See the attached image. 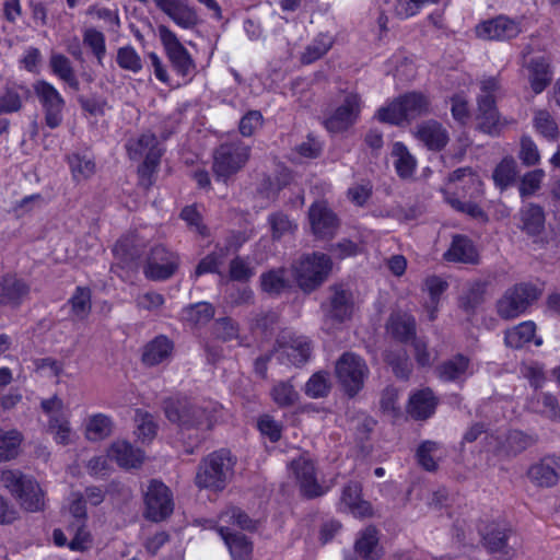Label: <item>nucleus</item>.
<instances>
[{
    "instance_id": "4c0bfd02",
    "label": "nucleus",
    "mask_w": 560,
    "mask_h": 560,
    "mask_svg": "<svg viewBox=\"0 0 560 560\" xmlns=\"http://www.w3.org/2000/svg\"><path fill=\"white\" fill-rule=\"evenodd\" d=\"M218 526H229L234 530V527L254 532L257 528V521L249 517V515L238 506H228L219 515Z\"/></svg>"
},
{
    "instance_id": "ddd939ff",
    "label": "nucleus",
    "mask_w": 560,
    "mask_h": 560,
    "mask_svg": "<svg viewBox=\"0 0 560 560\" xmlns=\"http://www.w3.org/2000/svg\"><path fill=\"white\" fill-rule=\"evenodd\" d=\"M34 93L37 96L45 116V124L55 129L59 127L63 119V109L66 102L58 90L45 80H38L33 85Z\"/></svg>"
},
{
    "instance_id": "1a4fd4ad",
    "label": "nucleus",
    "mask_w": 560,
    "mask_h": 560,
    "mask_svg": "<svg viewBox=\"0 0 560 560\" xmlns=\"http://www.w3.org/2000/svg\"><path fill=\"white\" fill-rule=\"evenodd\" d=\"M368 375L369 368L365 361L354 353L346 352L336 362L338 382L350 397L362 389Z\"/></svg>"
},
{
    "instance_id": "20e7f679",
    "label": "nucleus",
    "mask_w": 560,
    "mask_h": 560,
    "mask_svg": "<svg viewBox=\"0 0 560 560\" xmlns=\"http://www.w3.org/2000/svg\"><path fill=\"white\" fill-rule=\"evenodd\" d=\"M1 485L10 491L28 512H37L44 508V493L39 485L20 470H3Z\"/></svg>"
},
{
    "instance_id": "c9c22d12",
    "label": "nucleus",
    "mask_w": 560,
    "mask_h": 560,
    "mask_svg": "<svg viewBox=\"0 0 560 560\" xmlns=\"http://www.w3.org/2000/svg\"><path fill=\"white\" fill-rule=\"evenodd\" d=\"M108 457L115 460L120 467L135 468L142 462V453L126 441H117L112 444Z\"/></svg>"
},
{
    "instance_id": "39448f33",
    "label": "nucleus",
    "mask_w": 560,
    "mask_h": 560,
    "mask_svg": "<svg viewBox=\"0 0 560 560\" xmlns=\"http://www.w3.org/2000/svg\"><path fill=\"white\" fill-rule=\"evenodd\" d=\"M430 113V101L422 93H406L386 107L377 112V118L383 122L400 125Z\"/></svg>"
},
{
    "instance_id": "6ab92c4d",
    "label": "nucleus",
    "mask_w": 560,
    "mask_h": 560,
    "mask_svg": "<svg viewBox=\"0 0 560 560\" xmlns=\"http://www.w3.org/2000/svg\"><path fill=\"white\" fill-rule=\"evenodd\" d=\"M475 33L483 40H508L516 37L521 33V27L515 21L499 15L477 24Z\"/></svg>"
},
{
    "instance_id": "0eeeda50",
    "label": "nucleus",
    "mask_w": 560,
    "mask_h": 560,
    "mask_svg": "<svg viewBox=\"0 0 560 560\" xmlns=\"http://www.w3.org/2000/svg\"><path fill=\"white\" fill-rule=\"evenodd\" d=\"M249 156L250 148L244 142H224L213 152L212 171L218 179L225 182L245 166Z\"/></svg>"
},
{
    "instance_id": "0e129e2a",
    "label": "nucleus",
    "mask_w": 560,
    "mask_h": 560,
    "mask_svg": "<svg viewBox=\"0 0 560 560\" xmlns=\"http://www.w3.org/2000/svg\"><path fill=\"white\" fill-rule=\"evenodd\" d=\"M445 199L452 206V208L459 212L467 213L474 219L486 220L487 218L485 211L471 200L462 201L459 197H456L454 194L450 192H446Z\"/></svg>"
},
{
    "instance_id": "a18cd8bd",
    "label": "nucleus",
    "mask_w": 560,
    "mask_h": 560,
    "mask_svg": "<svg viewBox=\"0 0 560 560\" xmlns=\"http://www.w3.org/2000/svg\"><path fill=\"white\" fill-rule=\"evenodd\" d=\"M270 396L273 402L280 408L292 407L300 398V395L291 381L277 382L270 390Z\"/></svg>"
},
{
    "instance_id": "79ce46f5",
    "label": "nucleus",
    "mask_w": 560,
    "mask_h": 560,
    "mask_svg": "<svg viewBox=\"0 0 560 560\" xmlns=\"http://www.w3.org/2000/svg\"><path fill=\"white\" fill-rule=\"evenodd\" d=\"M536 439L518 430H511L503 435L501 456H515L529 446L534 445Z\"/></svg>"
},
{
    "instance_id": "774afa93",
    "label": "nucleus",
    "mask_w": 560,
    "mask_h": 560,
    "mask_svg": "<svg viewBox=\"0 0 560 560\" xmlns=\"http://www.w3.org/2000/svg\"><path fill=\"white\" fill-rule=\"evenodd\" d=\"M545 176L542 170H534L525 174L521 180L518 190L522 197H529L534 195L539 188L541 180Z\"/></svg>"
},
{
    "instance_id": "b1692460",
    "label": "nucleus",
    "mask_w": 560,
    "mask_h": 560,
    "mask_svg": "<svg viewBox=\"0 0 560 560\" xmlns=\"http://www.w3.org/2000/svg\"><path fill=\"white\" fill-rule=\"evenodd\" d=\"M30 294L28 283L15 275H5L0 280V304L20 306Z\"/></svg>"
},
{
    "instance_id": "49530a36",
    "label": "nucleus",
    "mask_w": 560,
    "mask_h": 560,
    "mask_svg": "<svg viewBox=\"0 0 560 560\" xmlns=\"http://www.w3.org/2000/svg\"><path fill=\"white\" fill-rule=\"evenodd\" d=\"M268 223L273 241H279L283 236L291 235L298 229V224L282 211L270 213L268 215Z\"/></svg>"
},
{
    "instance_id": "58836bf2",
    "label": "nucleus",
    "mask_w": 560,
    "mask_h": 560,
    "mask_svg": "<svg viewBox=\"0 0 560 560\" xmlns=\"http://www.w3.org/2000/svg\"><path fill=\"white\" fill-rule=\"evenodd\" d=\"M355 551L364 560H378L382 556V548L378 545V532L375 527H366L357 539Z\"/></svg>"
},
{
    "instance_id": "e433bc0d",
    "label": "nucleus",
    "mask_w": 560,
    "mask_h": 560,
    "mask_svg": "<svg viewBox=\"0 0 560 560\" xmlns=\"http://www.w3.org/2000/svg\"><path fill=\"white\" fill-rule=\"evenodd\" d=\"M387 329L399 341L408 342L416 339V319L409 314H392Z\"/></svg>"
},
{
    "instance_id": "c756f323",
    "label": "nucleus",
    "mask_w": 560,
    "mask_h": 560,
    "mask_svg": "<svg viewBox=\"0 0 560 560\" xmlns=\"http://www.w3.org/2000/svg\"><path fill=\"white\" fill-rule=\"evenodd\" d=\"M438 406V398L430 388L416 392L409 398L408 412L417 420L430 418Z\"/></svg>"
},
{
    "instance_id": "f3484780",
    "label": "nucleus",
    "mask_w": 560,
    "mask_h": 560,
    "mask_svg": "<svg viewBox=\"0 0 560 560\" xmlns=\"http://www.w3.org/2000/svg\"><path fill=\"white\" fill-rule=\"evenodd\" d=\"M277 343L275 354L282 364L300 366L307 362L311 357L312 347L306 337L290 334L282 335Z\"/></svg>"
},
{
    "instance_id": "4d7b16f0",
    "label": "nucleus",
    "mask_w": 560,
    "mask_h": 560,
    "mask_svg": "<svg viewBox=\"0 0 560 560\" xmlns=\"http://www.w3.org/2000/svg\"><path fill=\"white\" fill-rule=\"evenodd\" d=\"M68 162L75 180H83L91 177L95 172V164L91 159L80 154H72Z\"/></svg>"
},
{
    "instance_id": "680f3d73",
    "label": "nucleus",
    "mask_w": 560,
    "mask_h": 560,
    "mask_svg": "<svg viewBox=\"0 0 560 560\" xmlns=\"http://www.w3.org/2000/svg\"><path fill=\"white\" fill-rule=\"evenodd\" d=\"M330 385L326 373L318 372L305 384V394L312 398H320L328 395Z\"/></svg>"
},
{
    "instance_id": "f257e3e1",
    "label": "nucleus",
    "mask_w": 560,
    "mask_h": 560,
    "mask_svg": "<svg viewBox=\"0 0 560 560\" xmlns=\"http://www.w3.org/2000/svg\"><path fill=\"white\" fill-rule=\"evenodd\" d=\"M165 417L183 430L211 429L218 405L213 401H191L170 397L163 401Z\"/></svg>"
},
{
    "instance_id": "393cba45",
    "label": "nucleus",
    "mask_w": 560,
    "mask_h": 560,
    "mask_svg": "<svg viewBox=\"0 0 560 560\" xmlns=\"http://www.w3.org/2000/svg\"><path fill=\"white\" fill-rule=\"evenodd\" d=\"M219 535L229 548L232 560H250L253 542L246 535L235 532L229 526H218Z\"/></svg>"
},
{
    "instance_id": "5701e85b",
    "label": "nucleus",
    "mask_w": 560,
    "mask_h": 560,
    "mask_svg": "<svg viewBox=\"0 0 560 560\" xmlns=\"http://www.w3.org/2000/svg\"><path fill=\"white\" fill-rule=\"evenodd\" d=\"M470 368V359L458 353L440 363L435 369V373L443 382L462 384L471 374Z\"/></svg>"
},
{
    "instance_id": "864d4df0",
    "label": "nucleus",
    "mask_w": 560,
    "mask_h": 560,
    "mask_svg": "<svg viewBox=\"0 0 560 560\" xmlns=\"http://www.w3.org/2000/svg\"><path fill=\"white\" fill-rule=\"evenodd\" d=\"M21 441V433L16 430L0 431V460L15 457Z\"/></svg>"
},
{
    "instance_id": "ea45409f",
    "label": "nucleus",
    "mask_w": 560,
    "mask_h": 560,
    "mask_svg": "<svg viewBox=\"0 0 560 560\" xmlns=\"http://www.w3.org/2000/svg\"><path fill=\"white\" fill-rule=\"evenodd\" d=\"M49 67L52 73L66 82L72 90H80V82L68 57L58 52L51 54L49 58Z\"/></svg>"
},
{
    "instance_id": "5fc2aeb1",
    "label": "nucleus",
    "mask_w": 560,
    "mask_h": 560,
    "mask_svg": "<svg viewBox=\"0 0 560 560\" xmlns=\"http://www.w3.org/2000/svg\"><path fill=\"white\" fill-rule=\"evenodd\" d=\"M184 316L194 325H205L214 316V308L210 303L200 302L187 306Z\"/></svg>"
},
{
    "instance_id": "aec40b11",
    "label": "nucleus",
    "mask_w": 560,
    "mask_h": 560,
    "mask_svg": "<svg viewBox=\"0 0 560 560\" xmlns=\"http://www.w3.org/2000/svg\"><path fill=\"white\" fill-rule=\"evenodd\" d=\"M308 220L313 234L319 238L332 237L339 225L332 210L322 202H315L311 206Z\"/></svg>"
},
{
    "instance_id": "6e6552de",
    "label": "nucleus",
    "mask_w": 560,
    "mask_h": 560,
    "mask_svg": "<svg viewBox=\"0 0 560 560\" xmlns=\"http://www.w3.org/2000/svg\"><path fill=\"white\" fill-rule=\"evenodd\" d=\"M539 295L540 292L534 284L517 283L509 288L497 301V314L505 320L514 319L525 313Z\"/></svg>"
},
{
    "instance_id": "603ef678",
    "label": "nucleus",
    "mask_w": 560,
    "mask_h": 560,
    "mask_svg": "<svg viewBox=\"0 0 560 560\" xmlns=\"http://www.w3.org/2000/svg\"><path fill=\"white\" fill-rule=\"evenodd\" d=\"M332 46V39L324 34L317 36L303 52L301 60L303 63H312L322 58Z\"/></svg>"
},
{
    "instance_id": "9b49d317",
    "label": "nucleus",
    "mask_w": 560,
    "mask_h": 560,
    "mask_svg": "<svg viewBox=\"0 0 560 560\" xmlns=\"http://www.w3.org/2000/svg\"><path fill=\"white\" fill-rule=\"evenodd\" d=\"M324 312V325L331 329L336 324H341L351 318L354 303L350 290L342 284L329 287V298L322 304Z\"/></svg>"
},
{
    "instance_id": "412c9836",
    "label": "nucleus",
    "mask_w": 560,
    "mask_h": 560,
    "mask_svg": "<svg viewBox=\"0 0 560 560\" xmlns=\"http://www.w3.org/2000/svg\"><path fill=\"white\" fill-rule=\"evenodd\" d=\"M416 139L430 151H442L450 141L447 129L438 120L429 119L416 127Z\"/></svg>"
},
{
    "instance_id": "13d9d810",
    "label": "nucleus",
    "mask_w": 560,
    "mask_h": 560,
    "mask_svg": "<svg viewBox=\"0 0 560 560\" xmlns=\"http://www.w3.org/2000/svg\"><path fill=\"white\" fill-rule=\"evenodd\" d=\"M19 90L24 91L26 94L30 92L24 86L7 88L4 93L0 96V114H10L19 112L22 106V97Z\"/></svg>"
},
{
    "instance_id": "f704fd0d",
    "label": "nucleus",
    "mask_w": 560,
    "mask_h": 560,
    "mask_svg": "<svg viewBox=\"0 0 560 560\" xmlns=\"http://www.w3.org/2000/svg\"><path fill=\"white\" fill-rule=\"evenodd\" d=\"M444 258L448 261L475 264L478 260V254L468 237L456 235L453 237L451 247L444 254Z\"/></svg>"
},
{
    "instance_id": "09e8293b",
    "label": "nucleus",
    "mask_w": 560,
    "mask_h": 560,
    "mask_svg": "<svg viewBox=\"0 0 560 560\" xmlns=\"http://www.w3.org/2000/svg\"><path fill=\"white\" fill-rule=\"evenodd\" d=\"M112 430V419L106 415L97 413L89 419L86 424V438L91 441H100L109 436Z\"/></svg>"
},
{
    "instance_id": "c85d7f7f",
    "label": "nucleus",
    "mask_w": 560,
    "mask_h": 560,
    "mask_svg": "<svg viewBox=\"0 0 560 560\" xmlns=\"http://www.w3.org/2000/svg\"><path fill=\"white\" fill-rule=\"evenodd\" d=\"M536 325L532 320L523 322L504 332L505 346L512 349H521L529 341H534L535 346L542 345V339L535 336Z\"/></svg>"
},
{
    "instance_id": "f8f14e48",
    "label": "nucleus",
    "mask_w": 560,
    "mask_h": 560,
    "mask_svg": "<svg viewBox=\"0 0 560 560\" xmlns=\"http://www.w3.org/2000/svg\"><path fill=\"white\" fill-rule=\"evenodd\" d=\"M159 35L173 69L178 75L191 79L196 73V63L188 50L165 25L159 26Z\"/></svg>"
},
{
    "instance_id": "3c124183",
    "label": "nucleus",
    "mask_w": 560,
    "mask_h": 560,
    "mask_svg": "<svg viewBox=\"0 0 560 560\" xmlns=\"http://www.w3.org/2000/svg\"><path fill=\"white\" fill-rule=\"evenodd\" d=\"M516 167V162L513 159H503L492 174L495 185L501 189L512 185L517 176Z\"/></svg>"
},
{
    "instance_id": "9d476101",
    "label": "nucleus",
    "mask_w": 560,
    "mask_h": 560,
    "mask_svg": "<svg viewBox=\"0 0 560 560\" xmlns=\"http://www.w3.org/2000/svg\"><path fill=\"white\" fill-rule=\"evenodd\" d=\"M289 467L302 497L315 499L327 492V488L318 482L314 459L307 453L293 458Z\"/></svg>"
},
{
    "instance_id": "6e6d98bb",
    "label": "nucleus",
    "mask_w": 560,
    "mask_h": 560,
    "mask_svg": "<svg viewBox=\"0 0 560 560\" xmlns=\"http://www.w3.org/2000/svg\"><path fill=\"white\" fill-rule=\"evenodd\" d=\"M117 65L127 71L138 73L142 69V60L132 46H124L117 50Z\"/></svg>"
},
{
    "instance_id": "7ed1b4c3",
    "label": "nucleus",
    "mask_w": 560,
    "mask_h": 560,
    "mask_svg": "<svg viewBox=\"0 0 560 560\" xmlns=\"http://www.w3.org/2000/svg\"><path fill=\"white\" fill-rule=\"evenodd\" d=\"M236 458L225 448L205 457L197 469L195 483L199 489L220 492L225 489L234 475Z\"/></svg>"
},
{
    "instance_id": "e2e57ef3",
    "label": "nucleus",
    "mask_w": 560,
    "mask_h": 560,
    "mask_svg": "<svg viewBox=\"0 0 560 560\" xmlns=\"http://www.w3.org/2000/svg\"><path fill=\"white\" fill-rule=\"evenodd\" d=\"M225 256L226 250L224 248L213 250L199 261L195 276L199 277L208 272H218V268L223 264Z\"/></svg>"
},
{
    "instance_id": "bb28decb",
    "label": "nucleus",
    "mask_w": 560,
    "mask_h": 560,
    "mask_svg": "<svg viewBox=\"0 0 560 560\" xmlns=\"http://www.w3.org/2000/svg\"><path fill=\"white\" fill-rule=\"evenodd\" d=\"M521 231L528 236H538L545 230V211L539 205L529 202L524 205L518 211Z\"/></svg>"
},
{
    "instance_id": "473e14b6",
    "label": "nucleus",
    "mask_w": 560,
    "mask_h": 560,
    "mask_svg": "<svg viewBox=\"0 0 560 560\" xmlns=\"http://www.w3.org/2000/svg\"><path fill=\"white\" fill-rule=\"evenodd\" d=\"M490 282L476 280L468 284L458 300L459 307L468 315H474L477 308L486 301L487 289Z\"/></svg>"
},
{
    "instance_id": "bf43d9fd",
    "label": "nucleus",
    "mask_w": 560,
    "mask_h": 560,
    "mask_svg": "<svg viewBox=\"0 0 560 560\" xmlns=\"http://www.w3.org/2000/svg\"><path fill=\"white\" fill-rule=\"evenodd\" d=\"M83 44L89 47L102 65V60L106 54L105 36L95 28H86L83 33Z\"/></svg>"
},
{
    "instance_id": "dca6fc26",
    "label": "nucleus",
    "mask_w": 560,
    "mask_h": 560,
    "mask_svg": "<svg viewBox=\"0 0 560 560\" xmlns=\"http://www.w3.org/2000/svg\"><path fill=\"white\" fill-rule=\"evenodd\" d=\"M145 517L160 522L173 513L174 503L170 489L161 481L152 480L145 491Z\"/></svg>"
},
{
    "instance_id": "7c9ffc66",
    "label": "nucleus",
    "mask_w": 560,
    "mask_h": 560,
    "mask_svg": "<svg viewBox=\"0 0 560 560\" xmlns=\"http://www.w3.org/2000/svg\"><path fill=\"white\" fill-rule=\"evenodd\" d=\"M126 149L129 158L132 160H139L141 158L145 160L151 153H155L158 160H161L163 154V149L160 148L156 136L151 131H145L138 138L130 139L126 144Z\"/></svg>"
},
{
    "instance_id": "f03ea898",
    "label": "nucleus",
    "mask_w": 560,
    "mask_h": 560,
    "mask_svg": "<svg viewBox=\"0 0 560 560\" xmlns=\"http://www.w3.org/2000/svg\"><path fill=\"white\" fill-rule=\"evenodd\" d=\"M479 86L476 113L478 129L490 136H499L508 125L514 124L513 119L502 117L497 108L501 83L497 77H488L480 81Z\"/></svg>"
},
{
    "instance_id": "8fccbe9b",
    "label": "nucleus",
    "mask_w": 560,
    "mask_h": 560,
    "mask_svg": "<svg viewBox=\"0 0 560 560\" xmlns=\"http://www.w3.org/2000/svg\"><path fill=\"white\" fill-rule=\"evenodd\" d=\"M533 124L536 131L548 140H556L559 136L558 125L549 112L538 109L534 114Z\"/></svg>"
},
{
    "instance_id": "052dcab7",
    "label": "nucleus",
    "mask_w": 560,
    "mask_h": 560,
    "mask_svg": "<svg viewBox=\"0 0 560 560\" xmlns=\"http://www.w3.org/2000/svg\"><path fill=\"white\" fill-rule=\"evenodd\" d=\"M40 408L49 417L48 424L58 423L68 418L63 401L57 395L43 399Z\"/></svg>"
},
{
    "instance_id": "c03bdc74",
    "label": "nucleus",
    "mask_w": 560,
    "mask_h": 560,
    "mask_svg": "<svg viewBox=\"0 0 560 560\" xmlns=\"http://www.w3.org/2000/svg\"><path fill=\"white\" fill-rule=\"evenodd\" d=\"M529 408L551 420L560 419V406L558 399L549 393L536 394L529 401Z\"/></svg>"
},
{
    "instance_id": "2eb2a0df",
    "label": "nucleus",
    "mask_w": 560,
    "mask_h": 560,
    "mask_svg": "<svg viewBox=\"0 0 560 560\" xmlns=\"http://www.w3.org/2000/svg\"><path fill=\"white\" fill-rule=\"evenodd\" d=\"M360 112V96L357 93L349 92L345 95L340 105L325 118L324 126L331 133L343 132L355 124Z\"/></svg>"
},
{
    "instance_id": "cd10ccee",
    "label": "nucleus",
    "mask_w": 560,
    "mask_h": 560,
    "mask_svg": "<svg viewBox=\"0 0 560 560\" xmlns=\"http://www.w3.org/2000/svg\"><path fill=\"white\" fill-rule=\"evenodd\" d=\"M362 487L358 481H349L342 489L341 504L357 517H366L372 514L370 502L361 498Z\"/></svg>"
},
{
    "instance_id": "4be33fe9",
    "label": "nucleus",
    "mask_w": 560,
    "mask_h": 560,
    "mask_svg": "<svg viewBox=\"0 0 560 560\" xmlns=\"http://www.w3.org/2000/svg\"><path fill=\"white\" fill-rule=\"evenodd\" d=\"M560 472V457L546 456L530 466L527 476L538 487L550 488L557 485Z\"/></svg>"
},
{
    "instance_id": "a878e982",
    "label": "nucleus",
    "mask_w": 560,
    "mask_h": 560,
    "mask_svg": "<svg viewBox=\"0 0 560 560\" xmlns=\"http://www.w3.org/2000/svg\"><path fill=\"white\" fill-rule=\"evenodd\" d=\"M173 350V341L164 335H159L143 347L141 360L147 366H155L168 362Z\"/></svg>"
},
{
    "instance_id": "69168bd1",
    "label": "nucleus",
    "mask_w": 560,
    "mask_h": 560,
    "mask_svg": "<svg viewBox=\"0 0 560 560\" xmlns=\"http://www.w3.org/2000/svg\"><path fill=\"white\" fill-rule=\"evenodd\" d=\"M438 443L432 441H425L417 450V460L419 465L428 471H434L438 468V464L433 457V454L438 451Z\"/></svg>"
},
{
    "instance_id": "37998d69",
    "label": "nucleus",
    "mask_w": 560,
    "mask_h": 560,
    "mask_svg": "<svg viewBox=\"0 0 560 560\" xmlns=\"http://www.w3.org/2000/svg\"><path fill=\"white\" fill-rule=\"evenodd\" d=\"M392 155L396 158L394 165L399 177H411L415 172L417 162L408 151L407 147L402 142H395L393 144Z\"/></svg>"
},
{
    "instance_id": "a211bd4d",
    "label": "nucleus",
    "mask_w": 560,
    "mask_h": 560,
    "mask_svg": "<svg viewBox=\"0 0 560 560\" xmlns=\"http://www.w3.org/2000/svg\"><path fill=\"white\" fill-rule=\"evenodd\" d=\"M482 544L491 553H500L511 559L515 555V540L511 528L501 524H490L482 532Z\"/></svg>"
},
{
    "instance_id": "a19ab883",
    "label": "nucleus",
    "mask_w": 560,
    "mask_h": 560,
    "mask_svg": "<svg viewBox=\"0 0 560 560\" xmlns=\"http://www.w3.org/2000/svg\"><path fill=\"white\" fill-rule=\"evenodd\" d=\"M92 292L88 287H77L68 300L70 314L74 320H85L92 310Z\"/></svg>"
},
{
    "instance_id": "de8ad7c7",
    "label": "nucleus",
    "mask_w": 560,
    "mask_h": 560,
    "mask_svg": "<svg viewBox=\"0 0 560 560\" xmlns=\"http://www.w3.org/2000/svg\"><path fill=\"white\" fill-rule=\"evenodd\" d=\"M260 285L264 292L278 295L288 288L285 270L283 268L272 269L260 276Z\"/></svg>"
},
{
    "instance_id": "4468645a",
    "label": "nucleus",
    "mask_w": 560,
    "mask_h": 560,
    "mask_svg": "<svg viewBox=\"0 0 560 560\" xmlns=\"http://www.w3.org/2000/svg\"><path fill=\"white\" fill-rule=\"evenodd\" d=\"M178 265L179 258L176 253L164 245H155L148 255L143 273L150 280L163 281L176 272Z\"/></svg>"
},
{
    "instance_id": "72a5a7b5",
    "label": "nucleus",
    "mask_w": 560,
    "mask_h": 560,
    "mask_svg": "<svg viewBox=\"0 0 560 560\" xmlns=\"http://www.w3.org/2000/svg\"><path fill=\"white\" fill-rule=\"evenodd\" d=\"M527 69L532 90L536 94L541 93L552 81V72L548 60L542 56L532 58Z\"/></svg>"
},
{
    "instance_id": "423d86ee",
    "label": "nucleus",
    "mask_w": 560,
    "mask_h": 560,
    "mask_svg": "<svg viewBox=\"0 0 560 560\" xmlns=\"http://www.w3.org/2000/svg\"><path fill=\"white\" fill-rule=\"evenodd\" d=\"M330 270L331 260L322 253L303 256L293 265L294 278L304 292H312L322 285Z\"/></svg>"
},
{
    "instance_id": "2f4dec72",
    "label": "nucleus",
    "mask_w": 560,
    "mask_h": 560,
    "mask_svg": "<svg viewBox=\"0 0 560 560\" xmlns=\"http://www.w3.org/2000/svg\"><path fill=\"white\" fill-rule=\"evenodd\" d=\"M156 7L177 25L189 28L196 23V14L180 0H153Z\"/></svg>"
},
{
    "instance_id": "338daca9",
    "label": "nucleus",
    "mask_w": 560,
    "mask_h": 560,
    "mask_svg": "<svg viewBox=\"0 0 560 560\" xmlns=\"http://www.w3.org/2000/svg\"><path fill=\"white\" fill-rule=\"evenodd\" d=\"M213 334L222 341H231L238 337V325L230 317L219 318L213 324Z\"/></svg>"
}]
</instances>
